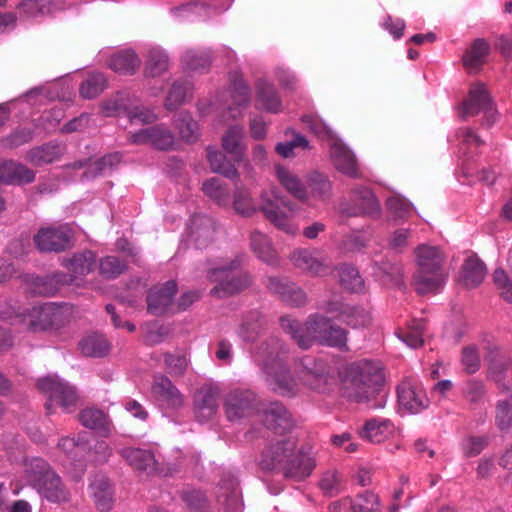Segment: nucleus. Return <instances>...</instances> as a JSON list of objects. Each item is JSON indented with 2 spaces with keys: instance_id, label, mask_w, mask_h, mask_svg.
I'll use <instances>...</instances> for the list:
<instances>
[{
  "instance_id": "5",
  "label": "nucleus",
  "mask_w": 512,
  "mask_h": 512,
  "mask_svg": "<svg viewBox=\"0 0 512 512\" xmlns=\"http://www.w3.org/2000/svg\"><path fill=\"white\" fill-rule=\"evenodd\" d=\"M331 322V318L320 313L310 314L304 325L288 315L280 318L283 331L303 350H308L314 343H319Z\"/></svg>"
},
{
  "instance_id": "24",
  "label": "nucleus",
  "mask_w": 512,
  "mask_h": 512,
  "mask_svg": "<svg viewBox=\"0 0 512 512\" xmlns=\"http://www.w3.org/2000/svg\"><path fill=\"white\" fill-rule=\"evenodd\" d=\"M219 502L226 512H242L243 501L238 480L231 474H224L219 483Z\"/></svg>"
},
{
  "instance_id": "18",
  "label": "nucleus",
  "mask_w": 512,
  "mask_h": 512,
  "mask_svg": "<svg viewBox=\"0 0 512 512\" xmlns=\"http://www.w3.org/2000/svg\"><path fill=\"white\" fill-rule=\"evenodd\" d=\"M178 291L175 280H168L161 285L149 289L146 302L147 312L153 316H162L173 305V300Z\"/></svg>"
},
{
  "instance_id": "20",
  "label": "nucleus",
  "mask_w": 512,
  "mask_h": 512,
  "mask_svg": "<svg viewBox=\"0 0 512 512\" xmlns=\"http://www.w3.org/2000/svg\"><path fill=\"white\" fill-rule=\"evenodd\" d=\"M218 396V389L212 386H203L194 393L193 413L196 421L206 423L216 415Z\"/></svg>"
},
{
  "instance_id": "1",
  "label": "nucleus",
  "mask_w": 512,
  "mask_h": 512,
  "mask_svg": "<svg viewBox=\"0 0 512 512\" xmlns=\"http://www.w3.org/2000/svg\"><path fill=\"white\" fill-rule=\"evenodd\" d=\"M259 465L264 471L302 481L310 476L316 464L309 453L297 448L296 438L288 437L268 445L261 454Z\"/></svg>"
},
{
  "instance_id": "46",
  "label": "nucleus",
  "mask_w": 512,
  "mask_h": 512,
  "mask_svg": "<svg viewBox=\"0 0 512 512\" xmlns=\"http://www.w3.org/2000/svg\"><path fill=\"white\" fill-rule=\"evenodd\" d=\"M192 85L188 81H175L168 91L165 108L169 111H174L183 105L188 97L191 96Z\"/></svg>"
},
{
  "instance_id": "58",
  "label": "nucleus",
  "mask_w": 512,
  "mask_h": 512,
  "mask_svg": "<svg viewBox=\"0 0 512 512\" xmlns=\"http://www.w3.org/2000/svg\"><path fill=\"white\" fill-rule=\"evenodd\" d=\"M125 261L116 256H105L99 262L100 275L106 279H115L127 270Z\"/></svg>"
},
{
  "instance_id": "30",
  "label": "nucleus",
  "mask_w": 512,
  "mask_h": 512,
  "mask_svg": "<svg viewBox=\"0 0 512 512\" xmlns=\"http://www.w3.org/2000/svg\"><path fill=\"white\" fill-rule=\"evenodd\" d=\"M35 489L49 502L60 504L69 501L70 493L56 472L49 473Z\"/></svg>"
},
{
  "instance_id": "22",
  "label": "nucleus",
  "mask_w": 512,
  "mask_h": 512,
  "mask_svg": "<svg viewBox=\"0 0 512 512\" xmlns=\"http://www.w3.org/2000/svg\"><path fill=\"white\" fill-rule=\"evenodd\" d=\"M330 156L339 172L351 178L360 177L355 155L341 140H333L330 144Z\"/></svg>"
},
{
  "instance_id": "9",
  "label": "nucleus",
  "mask_w": 512,
  "mask_h": 512,
  "mask_svg": "<svg viewBox=\"0 0 512 512\" xmlns=\"http://www.w3.org/2000/svg\"><path fill=\"white\" fill-rule=\"evenodd\" d=\"M289 259L295 268L312 277H324L333 270L331 258L320 249L298 248Z\"/></svg>"
},
{
  "instance_id": "64",
  "label": "nucleus",
  "mask_w": 512,
  "mask_h": 512,
  "mask_svg": "<svg viewBox=\"0 0 512 512\" xmlns=\"http://www.w3.org/2000/svg\"><path fill=\"white\" fill-rule=\"evenodd\" d=\"M489 441L487 435L466 437L461 443L464 456L467 458L478 456L488 446Z\"/></svg>"
},
{
  "instance_id": "35",
  "label": "nucleus",
  "mask_w": 512,
  "mask_h": 512,
  "mask_svg": "<svg viewBox=\"0 0 512 512\" xmlns=\"http://www.w3.org/2000/svg\"><path fill=\"white\" fill-rule=\"evenodd\" d=\"M445 280L444 272L417 271L413 277V286L419 295L436 294L444 287Z\"/></svg>"
},
{
  "instance_id": "54",
  "label": "nucleus",
  "mask_w": 512,
  "mask_h": 512,
  "mask_svg": "<svg viewBox=\"0 0 512 512\" xmlns=\"http://www.w3.org/2000/svg\"><path fill=\"white\" fill-rule=\"evenodd\" d=\"M230 82L233 104L238 107L248 106L251 101L250 89L242 76L238 73H233L230 76Z\"/></svg>"
},
{
  "instance_id": "56",
  "label": "nucleus",
  "mask_w": 512,
  "mask_h": 512,
  "mask_svg": "<svg viewBox=\"0 0 512 512\" xmlns=\"http://www.w3.org/2000/svg\"><path fill=\"white\" fill-rule=\"evenodd\" d=\"M426 321L424 319H413L408 330L402 332L399 337L411 348H418L423 345Z\"/></svg>"
},
{
  "instance_id": "11",
  "label": "nucleus",
  "mask_w": 512,
  "mask_h": 512,
  "mask_svg": "<svg viewBox=\"0 0 512 512\" xmlns=\"http://www.w3.org/2000/svg\"><path fill=\"white\" fill-rule=\"evenodd\" d=\"M74 231L68 224L43 227L35 234L36 248L44 253H60L72 247Z\"/></svg>"
},
{
  "instance_id": "50",
  "label": "nucleus",
  "mask_w": 512,
  "mask_h": 512,
  "mask_svg": "<svg viewBox=\"0 0 512 512\" xmlns=\"http://www.w3.org/2000/svg\"><path fill=\"white\" fill-rule=\"evenodd\" d=\"M348 342V331L338 325L331 322L329 328L326 330L324 336L318 344L322 346L336 348L342 352L349 351L347 345Z\"/></svg>"
},
{
  "instance_id": "14",
  "label": "nucleus",
  "mask_w": 512,
  "mask_h": 512,
  "mask_svg": "<svg viewBox=\"0 0 512 512\" xmlns=\"http://www.w3.org/2000/svg\"><path fill=\"white\" fill-rule=\"evenodd\" d=\"M341 212L349 217L380 215L381 206L373 191L365 186L351 190L350 200L341 204Z\"/></svg>"
},
{
  "instance_id": "2",
  "label": "nucleus",
  "mask_w": 512,
  "mask_h": 512,
  "mask_svg": "<svg viewBox=\"0 0 512 512\" xmlns=\"http://www.w3.org/2000/svg\"><path fill=\"white\" fill-rule=\"evenodd\" d=\"M385 378L383 367L379 361L360 360L352 363L346 371L344 389L347 397L358 403H368L376 395L379 399L370 408H383L386 395L380 394Z\"/></svg>"
},
{
  "instance_id": "59",
  "label": "nucleus",
  "mask_w": 512,
  "mask_h": 512,
  "mask_svg": "<svg viewBox=\"0 0 512 512\" xmlns=\"http://www.w3.org/2000/svg\"><path fill=\"white\" fill-rule=\"evenodd\" d=\"M308 186L313 196L319 199L329 198L331 195L332 184L328 177L319 172H312L308 177Z\"/></svg>"
},
{
  "instance_id": "48",
  "label": "nucleus",
  "mask_w": 512,
  "mask_h": 512,
  "mask_svg": "<svg viewBox=\"0 0 512 512\" xmlns=\"http://www.w3.org/2000/svg\"><path fill=\"white\" fill-rule=\"evenodd\" d=\"M340 284L348 291L359 293L364 289V280L352 265L341 264L337 267Z\"/></svg>"
},
{
  "instance_id": "15",
  "label": "nucleus",
  "mask_w": 512,
  "mask_h": 512,
  "mask_svg": "<svg viewBox=\"0 0 512 512\" xmlns=\"http://www.w3.org/2000/svg\"><path fill=\"white\" fill-rule=\"evenodd\" d=\"M461 111L463 118L476 116L483 112L488 126L496 121V111L492 99L482 84L471 88L468 98L461 106Z\"/></svg>"
},
{
  "instance_id": "21",
  "label": "nucleus",
  "mask_w": 512,
  "mask_h": 512,
  "mask_svg": "<svg viewBox=\"0 0 512 512\" xmlns=\"http://www.w3.org/2000/svg\"><path fill=\"white\" fill-rule=\"evenodd\" d=\"M263 422L267 429L276 434H283L294 427L290 411L278 401L270 402L263 410Z\"/></svg>"
},
{
  "instance_id": "39",
  "label": "nucleus",
  "mask_w": 512,
  "mask_h": 512,
  "mask_svg": "<svg viewBox=\"0 0 512 512\" xmlns=\"http://www.w3.org/2000/svg\"><path fill=\"white\" fill-rule=\"evenodd\" d=\"M96 264V255L90 251L85 250L80 253L74 254L71 258L64 259L62 265L73 275L84 276L93 271Z\"/></svg>"
},
{
  "instance_id": "42",
  "label": "nucleus",
  "mask_w": 512,
  "mask_h": 512,
  "mask_svg": "<svg viewBox=\"0 0 512 512\" xmlns=\"http://www.w3.org/2000/svg\"><path fill=\"white\" fill-rule=\"evenodd\" d=\"M81 353L87 357L100 358L110 351V345L103 335L91 334L84 337L78 344Z\"/></svg>"
},
{
  "instance_id": "33",
  "label": "nucleus",
  "mask_w": 512,
  "mask_h": 512,
  "mask_svg": "<svg viewBox=\"0 0 512 512\" xmlns=\"http://www.w3.org/2000/svg\"><path fill=\"white\" fill-rule=\"evenodd\" d=\"M256 104L270 113L282 111V101L275 86L264 79H259L256 83Z\"/></svg>"
},
{
  "instance_id": "4",
  "label": "nucleus",
  "mask_w": 512,
  "mask_h": 512,
  "mask_svg": "<svg viewBox=\"0 0 512 512\" xmlns=\"http://www.w3.org/2000/svg\"><path fill=\"white\" fill-rule=\"evenodd\" d=\"M243 129L238 125L229 127L222 137L223 149L231 155V160L218 150L207 149V158L213 172L219 173L228 179H236L239 174L235 167L242 160L243 147L241 140Z\"/></svg>"
},
{
  "instance_id": "62",
  "label": "nucleus",
  "mask_w": 512,
  "mask_h": 512,
  "mask_svg": "<svg viewBox=\"0 0 512 512\" xmlns=\"http://www.w3.org/2000/svg\"><path fill=\"white\" fill-rule=\"evenodd\" d=\"M302 123L308 128L313 134H315L321 140H327L330 144L333 140H337L333 131L320 119L315 118L311 115H304L301 118Z\"/></svg>"
},
{
  "instance_id": "47",
  "label": "nucleus",
  "mask_w": 512,
  "mask_h": 512,
  "mask_svg": "<svg viewBox=\"0 0 512 512\" xmlns=\"http://www.w3.org/2000/svg\"><path fill=\"white\" fill-rule=\"evenodd\" d=\"M107 79L101 72L89 73L79 87V93L84 99H94L107 88Z\"/></svg>"
},
{
  "instance_id": "31",
  "label": "nucleus",
  "mask_w": 512,
  "mask_h": 512,
  "mask_svg": "<svg viewBox=\"0 0 512 512\" xmlns=\"http://www.w3.org/2000/svg\"><path fill=\"white\" fill-rule=\"evenodd\" d=\"M119 454L129 465L139 471H144L148 474L156 471L157 461L150 449L127 447L120 449Z\"/></svg>"
},
{
  "instance_id": "12",
  "label": "nucleus",
  "mask_w": 512,
  "mask_h": 512,
  "mask_svg": "<svg viewBox=\"0 0 512 512\" xmlns=\"http://www.w3.org/2000/svg\"><path fill=\"white\" fill-rule=\"evenodd\" d=\"M300 365V377L306 386L320 393L330 390L334 378L327 361L305 356L300 360Z\"/></svg>"
},
{
  "instance_id": "55",
  "label": "nucleus",
  "mask_w": 512,
  "mask_h": 512,
  "mask_svg": "<svg viewBox=\"0 0 512 512\" xmlns=\"http://www.w3.org/2000/svg\"><path fill=\"white\" fill-rule=\"evenodd\" d=\"M456 139L458 141L459 153L463 156L470 157V152L473 148H478L484 145V141L478 136L474 130L468 127L459 128L456 131Z\"/></svg>"
},
{
  "instance_id": "63",
  "label": "nucleus",
  "mask_w": 512,
  "mask_h": 512,
  "mask_svg": "<svg viewBox=\"0 0 512 512\" xmlns=\"http://www.w3.org/2000/svg\"><path fill=\"white\" fill-rule=\"evenodd\" d=\"M261 326L258 313H251V315L241 323L238 335L245 342H253L258 337Z\"/></svg>"
},
{
  "instance_id": "25",
  "label": "nucleus",
  "mask_w": 512,
  "mask_h": 512,
  "mask_svg": "<svg viewBox=\"0 0 512 512\" xmlns=\"http://www.w3.org/2000/svg\"><path fill=\"white\" fill-rule=\"evenodd\" d=\"M152 392L168 408L179 409L184 404L182 393L167 376H155Z\"/></svg>"
},
{
  "instance_id": "44",
  "label": "nucleus",
  "mask_w": 512,
  "mask_h": 512,
  "mask_svg": "<svg viewBox=\"0 0 512 512\" xmlns=\"http://www.w3.org/2000/svg\"><path fill=\"white\" fill-rule=\"evenodd\" d=\"M212 62L210 50L188 49L182 57L181 63L185 70L202 71L208 69Z\"/></svg>"
},
{
  "instance_id": "52",
  "label": "nucleus",
  "mask_w": 512,
  "mask_h": 512,
  "mask_svg": "<svg viewBox=\"0 0 512 512\" xmlns=\"http://www.w3.org/2000/svg\"><path fill=\"white\" fill-rule=\"evenodd\" d=\"M175 127L183 140L193 143L198 138V124L187 111L180 112L174 120Z\"/></svg>"
},
{
  "instance_id": "53",
  "label": "nucleus",
  "mask_w": 512,
  "mask_h": 512,
  "mask_svg": "<svg viewBox=\"0 0 512 512\" xmlns=\"http://www.w3.org/2000/svg\"><path fill=\"white\" fill-rule=\"evenodd\" d=\"M276 174L280 183L297 199L305 200L307 198V191L301 181L292 175L287 169L282 166L276 167Z\"/></svg>"
},
{
  "instance_id": "37",
  "label": "nucleus",
  "mask_w": 512,
  "mask_h": 512,
  "mask_svg": "<svg viewBox=\"0 0 512 512\" xmlns=\"http://www.w3.org/2000/svg\"><path fill=\"white\" fill-rule=\"evenodd\" d=\"M416 254L419 266L417 271L444 272L442 268L444 255L439 248L421 245L417 248Z\"/></svg>"
},
{
  "instance_id": "32",
  "label": "nucleus",
  "mask_w": 512,
  "mask_h": 512,
  "mask_svg": "<svg viewBox=\"0 0 512 512\" xmlns=\"http://www.w3.org/2000/svg\"><path fill=\"white\" fill-rule=\"evenodd\" d=\"M90 489L96 508L100 512L110 511L114 499L109 479L104 475H96L90 483Z\"/></svg>"
},
{
  "instance_id": "19",
  "label": "nucleus",
  "mask_w": 512,
  "mask_h": 512,
  "mask_svg": "<svg viewBox=\"0 0 512 512\" xmlns=\"http://www.w3.org/2000/svg\"><path fill=\"white\" fill-rule=\"evenodd\" d=\"M133 144H150L158 150L169 151L175 145L173 133L162 125H154L132 133L129 138Z\"/></svg>"
},
{
  "instance_id": "34",
  "label": "nucleus",
  "mask_w": 512,
  "mask_h": 512,
  "mask_svg": "<svg viewBox=\"0 0 512 512\" xmlns=\"http://www.w3.org/2000/svg\"><path fill=\"white\" fill-rule=\"evenodd\" d=\"M62 154V146L50 141L31 148L26 154V160L34 166L42 167L57 161L61 158Z\"/></svg>"
},
{
  "instance_id": "61",
  "label": "nucleus",
  "mask_w": 512,
  "mask_h": 512,
  "mask_svg": "<svg viewBox=\"0 0 512 512\" xmlns=\"http://www.w3.org/2000/svg\"><path fill=\"white\" fill-rule=\"evenodd\" d=\"M495 425L504 433L512 429V405L507 400H498L496 402Z\"/></svg>"
},
{
  "instance_id": "6",
  "label": "nucleus",
  "mask_w": 512,
  "mask_h": 512,
  "mask_svg": "<svg viewBox=\"0 0 512 512\" xmlns=\"http://www.w3.org/2000/svg\"><path fill=\"white\" fill-rule=\"evenodd\" d=\"M11 325H23L30 332L37 333L58 329L63 323V311L53 302H47L15 312L9 319Z\"/></svg>"
},
{
  "instance_id": "51",
  "label": "nucleus",
  "mask_w": 512,
  "mask_h": 512,
  "mask_svg": "<svg viewBox=\"0 0 512 512\" xmlns=\"http://www.w3.org/2000/svg\"><path fill=\"white\" fill-rule=\"evenodd\" d=\"M180 498L191 512H206L210 506L207 495L200 489H183Z\"/></svg>"
},
{
  "instance_id": "16",
  "label": "nucleus",
  "mask_w": 512,
  "mask_h": 512,
  "mask_svg": "<svg viewBox=\"0 0 512 512\" xmlns=\"http://www.w3.org/2000/svg\"><path fill=\"white\" fill-rule=\"evenodd\" d=\"M399 405L417 414L429 407L430 401L423 387L413 379H405L397 387Z\"/></svg>"
},
{
  "instance_id": "60",
  "label": "nucleus",
  "mask_w": 512,
  "mask_h": 512,
  "mask_svg": "<svg viewBox=\"0 0 512 512\" xmlns=\"http://www.w3.org/2000/svg\"><path fill=\"white\" fill-rule=\"evenodd\" d=\"M120 162V156L118 153L108 154L102 158L91 163L84 172V177L87 179L97 177L101 174L111 170L113 166Z\"/></svg>"
},
{
  "instance_id": "49",
  "label": "nucleus",
  "mask_w": 512,
  "mask_h": 512,
  "mask_svg": "<svg viewBox=\"0 0 512 512\" xmlns=\"http://www.w3.org/2000/svg\"><path fill=\"white\" fill-rule=\"evenodd\" d=\"M390 427L389 420L370 419L365 422L360 430V436L369 442L380 443L387 437Z\"/></svg>"
},
{
  "instance_id": "8",
  "label": "nucleus",
  "mask_w": 512,
  "mask_h": 512,
  "mask_svg": "<svg viewBox=\"0 0 512 512\" xmlns=\"http://www.w3.org/2000/svg\"><path fill=\"white\" fill-rule=\"evenodd\" d=\"M37 388L47 395L45 408L48 414L52 413L54 405L60 406L65 412L75 410L79 395L74 386L57 376H47L37 380Z\"/></svg>"
},
{
  "instance_id": "3",
  "label": "nucleus",
  "mask_w": 512,
  "mask_h": 512,
  "mask_svg": "<svg viewBox=\"0 0 512 512\" xmlns=\"http://www.w3.org/2000/svg\"><path fill=\"white\" fill-rule=\"evenodd\" d=\"M280 351V341L269 338L260 345L256 357L271 389L279 395L292 397L296 394V382L281 358Z\"/></svg>"
},
{
  "instance_id": "17",
  "label": "nucleus",
  "mask_w": 512,
  "mask_h": 512,
  "mask_svg": "<svg viewBox=\"0 0 512 512\" xmlns=\"http://www.w3.org/2000/svg\"><path fill=\"white\" fill-rule=\"evenodd\" d=\"M265 286L272 294L281 301L293 307H302L307 303L306 292L284 277L269 276Z\"/></svg>"
},
{
  "instance_id": "28",
  "label": "nucleus",
  "mask_w": 512,
  "mask_h": 512,
  "mask_svg": "<svg viewBox=\"0 0 512 512\" xmlns=\"http://www.w3.org/2000/svg\"><path fill=\"white\" fill-rule=\"evenodd\" d=\"M215 222L207 215L196 214L191 218L190 236L196 248L202 249L208 246L214 239Z\"/></svg>"
},
{
  "instance_id": "23",
  "label": "nucleus",
  "mask_w": 512,
  "mask_h": 512,
  "mask_svg": "<svg viewBox=\"0 0 512 512\" xmlns=\"http://www.w3.org/2000/svg\"><path fill=\"white\" fill-rule=\"evenodd\" d=\"M378 509V496L371 491H365L354 500L346 498L332 503L328 512H377Z\"/></svg>"
},
{
  "instance_id": "27",
  "label": "nucleus",
  "mask_w": 512,
  "mask_h": 512,
  "mask_svg": "<svg viewBox=\"0 0 512 512\" xmlns=\"http://www.w3.org/2000/svg\"><path fill=\"white\" fill-rule=\"evenodd\" d=\"M73 282L72 274L64 272H55L51 275L37 276L32 279L31 286L33 293L50 297L55 295L62 286Z\"/></svg>"
},
{
  "instance_id": "36",
  "label": "nucleus",
  "mask_w": 512,
  "mask_h": 512,
  "mask_svg": "<svg viewBox=\"0 0 512 512\" xmlns=\"http://www.w3.org/2000/svg\"><path fill=\"white\" fill-rule=\"evenodd\" d=\"M141 66V59L132 49H124L113 54L109 59V67L121 75H133Z\"/></svg>"
},
{
  "instance_id": "13",
  "label": "nucleus",
  "mask_w": 512,
  "mask_h": 512,
  "mask_svg": "<svg viewBox=\"0 0 512 512\" xmlns=\"http://www.w3.org/2000/svg\"><path fill=\"white\" fill-rule=\"evenodd\" d=\"M260 210L265 218L276 228L288 234L294 233V228L290 224L287 211L293 212L294 206L290 200L279 195L275 191L262 194Z\"/></svg>"
},
{
  "instance_id": "45",
  "label": "nucleus",
  "mask_w": 512,
  "mask_h": 512,
  "mask_svg": "<svg viewBox=\"0 0 512 512\" xmlns=\"http://www.w3.org/2000/svg\"><path fill=\"white\" fill-rule=\"evenodd\" d=\"M339 321L353 329H358L369 326L372 317L371 313L364 307L348 303Z\"/></svg>"
},
{
  "instance_id": "40",
  "label": "nucleus",
  "mask_w": 512,
  "mask_h": 512,
  "mask_svg": "<svg viewBox=\"0 0 512 512\" xmlns=\"http://www.w3.org/2000/svg\"><path fill=\"white\" fill-rule=\"evenodd\" d=\"M169 64V56L163 49L151 48L147 54L144 75L150 78L159 77L168 71Z\"/></svg>"
},
{
  "instance_id": "57",
  "label": "nucleus",
  "mask_w": 512,
  "mask_h": 512,
  "mask_svg": "<svg viewBox=\"0 0 512 512\" xmlns=\"http://www.w3.org/2000/svg\"><path fill=\"white\" fill-rule=\"evenodd\" d=\"M78 418L86 428L99 431L107 429V417L100 409H84L79 413Z\"/></svg>"
},
{
  "instance_id": "43",
  "label": "nucleus",
  "mask_w": 512,
  "mask_h": 512,
  "mask_svg": "<svg viewBox=\"0 0 512 512\" xmlns=\"http://www.w3.org/2000/svg\"><path fill=\"white\" fill-rule=\"evenodd\" d=\"M486 275L483 261L477 257H468L462 266V276L465 286L474 288L482 283Z\"/></svg>"
},
{
  "instance_id": "38",
  "label": "nucleus",
  "mask_w": 512,
  "mask_h": 512,
  "mask_svg": "<svg viewBox=\"0 0 512 512\" xmlns=\"http://www.w3.org/2000/svg\"><path fill=\"white\" fill-rule=\"evenodd\" d=\"M250 246L256 256L266 264L270 266H277L279 264L277 254L265 234L259 231L252 232Z\"/></svg>"
},
{
  "instance_id": "10",
  "label": "nucleus",
  "mask_w": 512,
  "mask_h": 512,
  "mask_svg": "<svg viewBox=\"0 0 512 512\" xmlns=\"http://www.w3.org/2000/svg\"><path fill=\"white\" fill-rule=\"evenodd\" d=\"M258 407V397L249 388L236 387L230 389L224 396L223 409L229 421H239L255 413Z\"/></svg>"
},
{
  "instance_id": "41",
  "label": "nucleus",
  "mask_w": 512,
  "mask_h": 512,
  "mask_svg": "<svg viewBox=\"0 0 512 512\" xmlns=\"http://www.w3.org/2000/svg\"><path fill=\"white\" fill-rule=\"evenodd\" d=\"M55 472L50 467L49 463L42 458L34 457L26 459L24 462V475L27 482L36 487L39 483L46 478L49 473Z\"/></svg>"
},
{
  "instance_id": "29",
  "label": "nucleus",
  "mask_w": 512,
  "mask_h": 512,
  "mask_svg": "<svg viewBox=\"0 0 512 512\" xmlns=\"http://www.w3.org/2000/svg\"><path fill=\"white\" fill-rule=\"evenodd\" d=\"M490 43L484 38L474 39L462 56V64L469 73L479 70L487 61Z\"/></svg>"
},
{
  "instance_id": "7",
  "label": "nucleus",
  "mask_w": 512,
  "mask_h": 512,
  "mask_svg": "<svg viewBox=\"0 0 512 512\" xmlns=\"http://www.w3.org/2000/svg\"><path fill=\"white\" fill-rule=\"evenodd\" d=\"M240 266V260L235 258L220 265L206 269L207 277L217 283L210 291L211 295L225 298L247 289L251 285V277L243 272L233 274L232 271Z\"/></svg>"
},
{
  "instance_id": "26",
  "label": "nucleus",
  "mask_w": 512,
  "mask_h": 512,
  "mask_svg": "<svg viewBox=\"0 0 512 512\" xmlns=\"http://www.w3.org/2000/svg\"><path fill=\"white\" fill-rule=\"evenodd\" d=\"M35 180V172L22 163L7 160L0 162V183L24 185Z\"/></svg>"
}]
</instances>
